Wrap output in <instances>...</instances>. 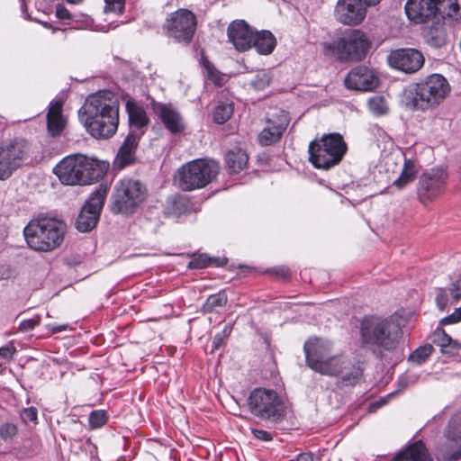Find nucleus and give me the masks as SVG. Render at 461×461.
Masks as SVG:
<instances>
[{
  "label": "nucleus",
  "instance_id": "obj_44",
  "mask_svg": "<svg viewBox=\"0 0 461 461\" xmlns=\"http://www.w3.org/2000/svg\"><path fill=\"white\" fill-rule=\"evenodd\" d=\"M203 66H204V68H205V69L207 71L208 78L212 82H213V84H215L216 86H221V84H222V77L213 68V66L212 64H210V62H208V61L204 62Z\"/></svg>",
  "mask_w": 461,
  "mask_h": 461
},
{
  "label": "nucleus",
  "instance_id": "obj_1",
  "mask_svg": "<svg viewBox=\"0 0 461 461\" xmlns=\"http://www.w3.org/2000/svg\"><path fill=\"white\" fill-rule=\"evenodd\" d=\"M78 116L92 137L109 139L118 129L119 101L111 91H98L86 98Z\"/></svg>",
  "mask_w": 461,
  "mask_h": 461
},
{
  "label": "nucleus",
  "instance_id": "obj_31",
  "mask_svg": "<svg viewBox=\"0 0 461 461\" xmlns=\"http://www.w3.org/2000/svg\"><path fill=\"white\" fill-rule=\"evenodd\" d=\"M249 161V157L240 148H234L225 155V163L230 174L243 170Z\"/></svg>",
  "mask_w": 461,
  "mask_h": 461
},
{
  "label": "nucleus",
  "instance_id": "obj_47",
  "mask_svg": "<svg viewBox=\"0 0 461 461\" xmlns=\"http://www.w3.org/2000/svg\"><path fill=\"white\" fill-rule=\"evenodd\" d=\"M436 303L439 310L443 311L447 303H448V295L447 289L440 288L438 291L437 296H436Z\"/></svg>",
  "mask_w": 461,
  "mask_h": 461
},
{
  "label": "nucleus",
  "instance_id": "obj_48",
  "mask_svg": "<svg viewBox=\"0 0 461 461\" xmlns=\"http://www.w3.org/2000/svg\"><path fill=\"white\" fill-rule=\"evenodd\" d=\"M461 321V306L457 308L452 314L443 318L440 321L442 325H448Z\"/></svg>",
  "mask_w": 461,
  "mask_h": 461
},
{
  "label": "nucleus",
  "instance_id": "obj_2",
  "mask_svg": "<svg viewBox=\"0 0 461 461\" xmlns=\"http://www.w3.org/2000/svg\"><path fill=\"white\" fill-rule=\"evenodd\" d=\"M66 231L67 225L62 220L41 215L28 222L23 235L32 249L50 252L61 246Z\"/></svg>",
  "mask_w": 461,
  "mask_h": 461
},
{
  "label": "nucleus",
  "instance_id": "obj_51",
  "mask_svg": "<svg viewBox=\"0 0 461 461\" xmlns=\"http://www.w3.org/2000/svg\"><path fill=\"white\" fill-rule=\"evenodd\" d=\"M14 352L15 349L13 347L5 346L0 348V356L5 359H11Z\"/></svg>",
  "mask_w": 461,
  "mask_h": 461
},
{
  "label": "nucleus",
  "instance_id": "obj_56",
  "mask_svg": "<svg viewBox=\"0 0 461 461\" xmlns=\"http://www.w3.org/2000/svg\"><path fill=\"white\" fill-rule=\"evenodd\" d=\"M66 1L70 4H78V3L82 2V0H66Z\"/></svg>",
  "mask_w": 461,
  "mask_h": 461
},
{
  "label": "nucleus",
  "instance_id": "obj_18",
  "mask_svg": "<svg viewBox=\"0 0 461 461\" xmlns=\"http://www.w3.org/2000/svg\"><path fill=\"white\" fill-rule=\"evenodd\" d=\"M379 79L373 70L366 66L352 68L345 78V86L348 89L370 91L378 86Z\"/></svg>",
  "mask_w": 461,
  "mask_h": 461
},
{
  "label": "nucleus",
  "instance_id": "obj_21",
  "mask_svg": "<svg viewBox=\"0 0 461 461\" xmlns=\"http://www.w3.org/2000/svg\"><path fill=\"white\" fill-rule=\"evenodd\" d=\"M228 38L236 50L245 51L252 47L254 32L243 20L234 21L228 26Z\"/></svg>",
  "mask_w": 461,
  "mask_h": 461
},
{
  "label": "nucleus",
  "instance_id": "obj_8",
  "mask_svg": "<svg viewBox=\"0 0 461 461\" xmlns=\"http://www.w3.org/2000/svg\"><path fill=\"white\" fill-rule=\"evenodd\" d=\"M461 0H409L405 4L407 17L415 23L436 18L455 17L460 10Z\"/></svg>",
  "mask_w": 461,
  "mask_h": 461
},
{
  "label": "nucleus",
  "instance_id": "obj_36",
  "mask_svg": "<svg viewBox=\"0 0 461 461\" xmlns=\"http://www.w3.org/2000/svg\"><path fill=\"white\" fill-rule=\"evenodd\" d=\"M227 258H209L207 257L206 255H199L198 257H195L190 262H189V267L190 268H195V269H199V268H203V267H206L208 266H210L211 264L212 263H215L216 266H224L227 264Z\"/></svg>",
  "mask_w": 461,
  "mask_h": 461
},
{
  "label": "nucleus",
  "instance_id": "obj_11",
  "mask_svg": "<svg viewBox=\"0 0 461 461\" xmlns=\"http://www.w3.org/2000/svg\"><path fill=\"white\" fill-rule=\"evenodd\" d=\"M248 405L252 414L264 420L276 421L284 413V403L274 390L254 389L248 398Z\"/></svg>",
  "mask_w": 461,
  "mask_h": 461
},
{
  "label": "nucleus",
  "instance_id": "obj_30",
  "mask_svg": "<svg viewBox=\"0 0 461 461\" xmlns=\"http://www.w3.org/2000/svg\"><path fill=\"white\" fill-rule=\"evenodd\" d=\"M276 45L275 36L269 31H261L254 33L252 47L262 55H268L273 52Z\"/></svg>",
  "mask_w": 461,
  "mask_h": 461
},
{
  "label": "nucleus",
  "instance_id": "obj_52",
  "mask_svg": "<svg viewBox=\"0 0 461 461\" xmlns=\"http://www.w3.org/2000/svg\"><path fill=\"white\" fill-rule=\"evenodd\" d=\"M223 339H224V335H221V333H217L214 336L213 341H212V348H213V349H217V348H220Z\"/></svg>",
  "mask_w": 461,
  "mask_h": 461
},
{
  "label": "nucleus",
  "instance_id": "obj_13",
  "mask_svg": "<svg viewBox=\"0 0 461 461\" xmlns=\"http://www.w3.org/2000/svg\"><path fill=\"white\" fill-rule=\"evenodd\" d=\"M30 145L23 139L0 144V180L8 179L28 158Z\"/></svg>",
  "mask_w": 461,
  "mask_h": 461
},
{
  "label": "nucleus",
  "instance_id": "obj_54",
  "mask_svg": "<svg viewBox=\"0 0 461 461\" xmlns=\"http://www.w3.org/2000/svg\"><path fill=\"white\" fill-rule=\"evenodd\" d=\"M231 330H232V328L230 325H226L221 333V335H224V338H225L230 335Z\"/></svg>",
  "mask_w": 461,
  "mask_h": 461
},
{
  "label": "nucleus",
  "instance_id": "obj_9",
  "mask_svg": "<svg viewBox=\"0 0 461 461\" xmlns=\"http://www.w3.org/2000/svg\"><path fill=\"white\" fill-rule=\"evenodd\" d=\"M219 165L213 160L194 159L177 170L176 179L184 191H192L206 186L219 173Z\"/></svg>",
  "mask_w": 461,
  "mask_h": 461
},
{
  "label": "nucleus",
  "instance_id": "obj_50",
  "mask_svg": "<svg viewBox=\"0 0 461 461\" xmlns=\"http://www.w3.org/2000/svg\"><path fill=\"white\" fill-rule=\"evenodd\" d=\"M251 432L256 438L262 441H270L273 438L271 433L267 430L253 429Z\"/></svg>",
  "mask_w": 461,
  "mask_h": 461
},
{
  "label": "nucleus",
  "instance_id": "obj_5",
  "mask_svg": "<svg viewBox=\"0 0 461 461\" xmlns=\"http://www.w3.org/2000/svg\"><path fill=\"white\" fill-rule=\"evenodd\" d=\"M360 331L366 347L392 350L399 342L401 329L392 320L368 316L362 321Z\"/></svg>",
  "mask_w": 461,
  "mask_h": 461
},
{
  "label": "nucleus",
  "instance_id": "obj_41",
  "mask_svg": "<svg viewBox=\"0 0 461 461\" xmlns=\"http://www.w3.org/2000/svg\"><path fill=\"white\" fill-rule=\"evenodd\" d=\"M89 425L92 429H98L107 421V415L104 411H94L89 415Z\"/></svg>",
  "mask_w": 461,
  "mask_h": 461
},
{
  "label": "nucleus",
  "instance_id": "obj_20",
  "mask_svg": "<svg viewBox=\"0 0 461 461\" xmlns=\"http://www.w3.org/2000/svg\"><path fill=\"white\" fill-rule=\"evenodd\" d=\"M304 353L307 365L317 371L321 364L330 357L331 343L322 339H311L304 343Z\"/></svg>",
  "mask_w": 461,
  "mask_h": 461
},
{
  "label": "nucleus",
  "instance_id": "obj_39",
  "mask_svg": "<svg viewBox=\"0 0 461 461\" xmlns=\"http://www.w3.org/2000/svg\"><path fill=\"white\" fill-rule=\"evenodd\" d=\"M432 351L433 347L429 344L420 346L410 355L409 360L417 364H421L428 358Z\"/></svg>",
  "mask_w": 461,
  "mask_h": 461
},
{
  "label": "nucleus",
  "instance_id": "obj_12",
  "mask_svg": "<svg viewBox=\"0 0 461 461\" xmlns=\"http://www.w3.org/2000/svg\"><path fill=\"white\" fill-rule=\"evenodd\" d=\"M163 30L168 38L188 44L196 31V17L187 9H178L167 16Z\"/></svg>",
  "mask_w": 461,
  "mask_h": 461
},
{
  "label": "nucleus",
  "instance_id": "obj_35",
  "mask_svg": "<svg viewBox=\"0 0 461 461\" xmlns=\"http://www.w3.org/2000/svg\"><path fill=\"white\" fill-rule=\"evenodd\" d=\"M233 113V104L229 102H220L215 107L213 120L216 123L221 124L227 122Z\"/></svg>",
  "mask_w": 461,
  "mask_h": 461
},
{
  "label": "nucleus",
  "instance_id": "obj_15",
  "mask_svg": "<svg viewBox=\"0 0 461 461\" xmlns=\"http://www.w3.org/2000/svg\"><path fill=\"white\" fill-rule=\"evenodd\" d=\"M107 194V188L99 185L86 202L76 220V228L81 232L90 231L98 222L101 210Z\"/></svg>",
  "mask_w": 461,
  "mask_h": 461
},
{
  "label": "nucleus",
  "instance_id": "obj_25",
  "mask_svg": "<svg viewBox=\"0 0 461 461\" xmlns=\"http://www.w3.org/2000/svg\"><path fill=\"white\" fill-rule=\"evenodd\" d=\"M126 111L128 113L130 124L129 133H137L140 131V138H141L149 122V118L148 117L146 111L141 105L132 100L127 101Z\"/></svg>",
  "mask_w": 461,
  "mask_h": 461
},
{
  "label": "nucleus",
  "instance_id": "obj_32",
  "mask_svg": "<svg viewBox=\"0 0 461 461\" xmlns=\"http://www.w3.org/2000/svg\"><path fill=\"white\" fill-rule=\"evenodd\" d=\"M432 342L440 348L444 354L454 355L459 348L456 340H453L443 330H437L432 335Z\"/></svg>",
  "mask_w": 461,
  "mask_h": 461
},
{
  "label": "nucleus",
  "instance_id": "obj_10",
  "mask_svg": "<svg viewBox=\"0 0 461 461\" xmlns=\"http://www.w3.org/2000/svg\"><path fill=\"white\" fill-rule=\"evenodd\" d=\"M146 188L138 180L124 178L116 184L111 209L114 213L130 214L144 201Z\"/></svg>",
  "mask_w": 461,
  "mask_h": 461
},
{
  "label": "nucleus",
  "instance_id": "obj_17",
  "mask_svg": "<svg viewBox=\"0 0 461 461\" xmlns=\"http://www.w3.org/2000/svg\"><path fill=\"white\" fill-rule=\"evenodd\" d=\"M391 67L405 73H414L424 64V57L415 49L396 50L388 57Z\"/></svg>",
  "mask_w": 461,
  "mask_h": 461
},
{
  "label": "nucleus",
  "instance_id": "obj_43",
  "mask_svg": "<svg viewBox=\"0 0 461 461\" xmlns=\"http://www.w3.org/2000/svg\"><path fill=\"white\" fill-rule=\"evenodd\" d=\"M104 12L105 13H118L122 14L124 10L125 0H104Z\"/></svg>",
  "mask_w": 461,
  "mask_h": 461
},
{
  "label": "nucleus",
  "instance_id": "obj_38",
  "mask_svg": "<svg viewBox=\"0 0 461 461\" xmlns=\"http://www.w3.org/2000/svg\"><path fill=\"white\" fill-rule=\"evenodd\" d=\"M270 73L266 70L258 71L254 79L250 82V86L256 90H264L271 82Z\"/></svg>",
  "mask_w": 461,
  "mask_h": 461
},
{
  "label": "nucleus",
  "instance_id": "obj_55",
  "mask_svg": "<svg viewBox=\"0 0 461 461\" xmlns=\"http://www.w3.org/2000/svg\"><path fill=\"white\" fill-rule=\"evenodd\" d=\"M364 2L367 6L375 5L378 4L381 0H361Z\"/></svg>",
  "mask_w": 461,
  "mask_h": 461
},
{
  "label": "nucleus",
  "instance_id": "obj_40",
  "mask_svg": "<svg viewBox=\"0 0 461 461\" xmlns=\"http://www.w3.org/2000/svg\"><path fill=\"white\" fill-rule=\"evenodd\" d=\"M369 109L377 115H382L386 113L387 105L382 96H374L368 100Z\"/></svg>",
  "mask_w": 461,
  "mask_h": 461
},
{
  "label": "nucleus",
  "instance_id": "obj_6",
  "mask_svg": "<svg viewBox=\"0 0 461 461\" xmlns=\"http://www.w3.org/2000/svg\"><path fill=\"white\" fill-rule=\"evenodd\" d=\"M451 86L440 74H432L416 83L411 92V105L417 111L438 106L449 95Z\"/></svg>",
  "mask_w": 461,
  "mask_h": 461
},
{
  "label": "nucleus",
  "instance_id": "obj_45",
  "mask_svg": "<svg viewBox=\"0 0 461 461\" xmlns=\"http://www.w3.org/2000/svg\"><path fill=\"white\" fill-rule=\"evenodd\" d=\"M21 418L25 423L32 422L36 424L38 420L37 409L34 407L23 409L21 412Z\"/></svg>",
  "mask_w": 461,
  "mask_h": 461
},
{
  "label": "nucleus",
  "instance_id": "obj_46",
  "mask_svg": "<svg viewBox=\"0 0 461 461\" xmlns=\"http://www.w3.org/2000/svg\"><path fill=\"white\" fill-rule=\"evenodd\" d=\"M40 322L41 318L38 315L32 319L23 320L19 325V330L23 332L30 331L38 326Z\"/></svg>",
  "mask_w": 461,
  "mask_h": 461
},
{
  "label": "nucleus",
  "instance_id": "obj_26",
  "mask_svg": "<svg viewBox=\"0 0 461 461\" xmlns=\"http://www.w3.org/2000/svg\"><path fill=\"white\" fill-rule=\"evenodd\" d=\"M63 103L52 101L47 113V130L51 137L59 136L66 127V119L62 114Z\"/></svg>",
  "mask_w": 461,
  "mask_h": 461
},
{
  "label": "nucleus",
  "instance_id": "obj_7",
  "mask_svg": "<svg viewBox=\"0 0 461 461\" xmlns=\"http://www.w3.org/2000/svg\"><path fill=\"white\" fill-rule=\"evenodd\" d=\"M347 151V144L339 133H329L309 144V160L316 168L328 169L339 164Z\"/></svg>",
  "mask_w": 461,
  "mask_h": 461
},
{
  "label": "nucleus",
  "instance_id": "obj_14",
  "mask_svg": "<svg viewBox=\"0 0 461 461\" xmlns=\"http://www.w3.org/2000/svg\"><path fill=\"white\" fill-rule=\"evenodd\" d=\"M316 372L330 376L342 375L341 383L344 385H354L360 381L363 368L359 363L353 364L343 356H330Z\"/></svg>",
  "mask_w": 461,
  "mask_h": 461
},
{
  "label": "nucleus",
  "instance_id": "obj_4",
  "mask_svg": "<svg viewBox=\"0 0 461 461\" xmlns=\"http://www.w3.org/2000/svg\"><path fill=\"white\" fill-rule=\"evenodd\" d=\"M96 166L95 161L86 156L74 154L64 158L53 172L64 185H89L102 176Z\"/></svg>",
  "mask_w": 461,
  "mask_h": 461
},
{
  "label": "nucleus",
  "instance_id": "obj_3",
  "mask_svg": "<svg viewBox=\"0 0 461 461\" xmlns=\"http://www.w3.org/2000/svg\"><path fill=\"white\" fill-rule=\"evenodd\" d=\"M370 46L371 41L365 32L351 29L341 37L324 42L322 50L325 56L339 61H359L366 56Z\"/></svg>",
  "mask_w": 461,
  "mask_h": 461
},
{
  "label": "nucleus",
  "instance_id": "obj_28",
  "mask_svg": "<svg viewBox=\"0 0 461 461\" xmlns=\"http://www.w3.org/2000/svg\"><path fill=\"white\" fill-rule=\"evenodd\" d=\"M392 461H431V457L423 442L419 440L397 453Z\"/></svg>",
  "mask_w": 461,
  "mask_h": 461
},
{
  "label": "nucleus",
  "instance_id": "obj_42",
  "mask_svg": "<svg viewBox=\"0 0 461 461\" xmlns=\"http://www.w3.org/2000/svg\"><path fill=\"white\" fill-rule=\"evenodd\" d=\"M18 433V429L14 423H5L0 427V436L5 441L12 440Z\"/></svg>",
  "mask_w": 461,
  "mask_h": 461
},
{
  "label": "nucleus",
  "instance_id": "obj_37",
  "mask_svg": "<svg viewBox=\"0 0 461 461\" xmlns=\"http://www.w3.org/2000/svg\"><path fill=\"white\" fill-rule=\"evenodd\" d=\"M56 15L59 19L61 20L68 19L77 22L79 21V19H77V17H79L78 15L71 14L67 8L60 5H59L56 8ZM80 17L82 18L80 21L84 23V26L88 27L91 25L92 20L87 15H80Z\"/></svg>",
  "mask_w": 461,
  "mask_h": 461
},
{
  "label": "nucleus",
  "instance_id": "obj_23",
  "mask_svg": "<svg viewBox=\"0 0 461 461\" xmlns=\"http://www.w3.org/2000/svg\"><path fill=\"white\" fill-rule=\"evenodd\" d=\"M153 110L166 129L172 134L182 132L185 130V126L181 114L171 104L156 103L153 104Z\"/></svg>",
  "mask_w": 461,
  "mask_h": 461
},
{
  "label": "nucleus",
  "instance_id": "obj_29",
  "mask_svg": "<svg viewBox=\"0 0 461 461\" xmlns=\"http://www.w3.org/2000/svg\"><path fill=\"white\" fill-rule=\"evenodd\" d=\"M446 458L456 461L461 457V427L452 426L447 433Z\"/></svg>",
  "mask_w": 461,
  "mask_h": 461
},
{
  "label": "nucleus",
  "instance_id": "obj_24",
  "mask_svg": "<svg viewBox=\"0 0 461 461\" xmlns=\"http://www.w3.org/2000/svg\"><path fill=\"white\" fill-rule=\"evenodd\" d=\"M140 131L137 133H129L123 140L114 159V165L119 169H122L135 161V153L140 140Z\"/></svg>",
  "mask_w": 461,
  "mask_h": 461
},
{
  "label": "nucleus",
  "instance_id": "obj_53",
  "mask_svg": "<svg viewBox=\"0 0 461 461\" xmlns=\"http://www.w3.org/2000/svg\"><path fill=\"white\" fill-rule=\"evenodd\" d=\"M67 326L66 325H60V326H52L51 327V330L53 333H57V332H60L64 330H66Z\"/></svg>",
  "mask_w": 461,
  "mask_h": 461
},
{
  "label": "nucleus",
  "instance_id": "obj_22",
  "mask_svg": "<svg viewBox=\"0 0 461 461\" xmlns=\"http://www.w3.org/2000/svg\"><path fill=\"white\" fill-rule=\"evenodd\" d=\"M287 125L288 119L285 114L278 115L273 119H267V125L258 134V143L266 147L278 142Z\"/></svg>",
  "mask_w": 461,
  "mask_h": 461
},
{
  "label": "nucleus",
  "instance_id": "obj_49",
  "mask_svg": "<svg viewBox=\"0 0 461 461\" xmlns=\"http://www.w3.org/2000/svg\"><path fill=\"white\" fill-rule=\"evenodd\" d=\"M454 302H457L461 298V279L456 280L449 288Z\"/></svg>",
  "mask_w": 461,
  "mask_h": 461
},
{
  "label": "nucleus",
  "instance_id": "obj_34",
  "mask_svg": "<svg viewBox=\"0 0 461 461\" xmlns=\"http://www.w3.org/2000/svg\"><path fill=\"white\" fill-rule=\"evenodd\" d=\"M228 302L225 292H219L214 294H211L203 305V309L205 312H216L219 307L224 306Z\"/></svg>",
  "mask_w": 461,
  "mask_h": 461
},
{
  "label": "nucleus",
  "instance_id": "obj_27",
  "mask_svg": "<svg viewBox=\"0 0 461 461\" xmlns=\"http://www.w3.org/2000/svg\"><path fill=\"white\" fill-rule=\"evenodd\" d=\"M430 25L423 27L422 35L425 42L432 48H440L446 43V30L439 17L435 18Z\"/></svg>",
  "mask_w": 461,
  "mask_h": 461
},
{
  "label": "nucleus",
  "instance_id": "obj_16",
  "mask_svg": "<svg viewBox=\"0 0 461 461\" xmlns=\"http://www.w3.org/2000/svg\"><path fill=\"white\" fill-rule=\"evenodd\" d=\"M367 7L361 0H338L335 17L342 24L357 25L365 19Z\"/></svg>",
  "mask_w": 461,
  "mask_h": 461
},
{
  "label": "nucleus",
  "instance_id": "obj_19",
  "mask_svg": "<svg viewBox=\"0 0 461 461\" xmlns=\"http://www.w3.org/2000/svg\"><path fill=\"white\" fill-rule=\"evenodd\" d=\"M447 173L444 169L437 168L424 172L419 181V194L426 199L436 197L445 186Z\"/></svg>",
  "mask_w": 461,
  "mask_h": 461
},
{
  "label": "nucleus",
  "instance_id": "obj_33",
  "mask_svg": "<svg viewBox=\"0 0 461 461\" xmlns=\"http://www.w3.org/2000/svg\"><path fill=\"white\" fill-rule=\"evenodd\" d=\"M417 171L411 160H405L401 175L394 180L393 185L398 188H402L408 183L413 181Z\"/></svg>",
  "mask_w": 461,
  "mask_h": 461
}]
</instances>
